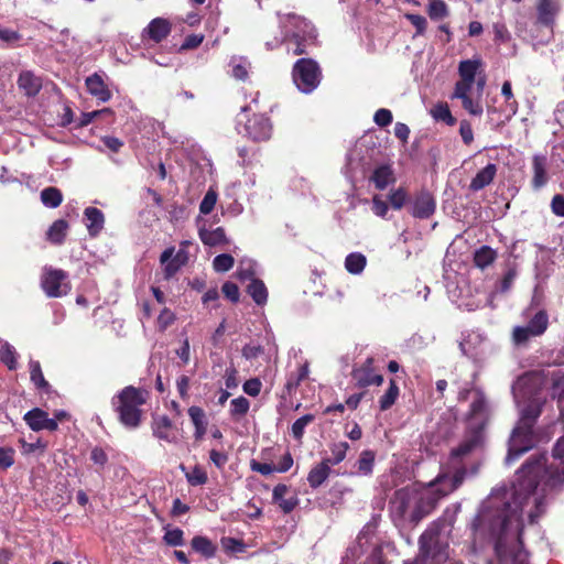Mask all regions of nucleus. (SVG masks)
Returning <instances> with one entry per match:
<instances>
[{
    "instance_id": "obj_1",
    "label": "nucleus",
    "mask_w": 564,
    "mask_h": 564,
    "mask_svg": "<svg viewBox=\"0 0 564 564\" xmlns=\"http://www.w3.org/2000/svg\"><path fill=\"white\" fill-rule=\"evenodd\" d=\"M554 462L546 464L544 455L530 457L517 473L514 495L518 498H528L535 492L543 480L551 489L564 485V436L558 438L553 447Z\"/></svg>"
},
{
    "instance_id": "obj_2",
    "label": "nucleus",
    "mask_w": 564,
    "mask_h": 564,
    "mask_svg": "<svg viewBox=\"0 0 564 564\" xmlns=\"http://www.w3.org/2000/svg\"><path fill=\"white\" fill-rule=\"evenodd\" d=\"M541 412V405L536 402H531L523 408L509 441L508 462L517 460L534 446L533 427Z\"/></svg>"
},
{
    "instance_id": "obj_3",
    "label": "nucleus",
    "mask_w": 564,
    "mask_h": 564,
    "mask_svg": "<svg viewBox=\"0 0 564 564\" xmlns=\"http://www.w3.org/2000/svg\"><path fill=\"white\" fill-rule=\"evenodd\" d=\"M467 476V469L465 466L455 468L453 474L442 473L440 474L430 486L434 488L433 497L421 499L414 508L411 519L414 522H419L425 516H427L435 507L440 499L448 496L458 489Z\"/></svg>"
},
{
    "instance_id": "obj_4",
    "label": "nucleus",
    "mask_w": 564,
    "mask_h": 564,
    "mask_svg": "<svg viewBox=\"0 0 564 564\" xmlns=\"http://www.w3.org/2000/svg\"><path fill=\"white\" fill-rule=\"evenodd\" d=\"M148 391L133 386L124 387L112 398V406L119 422L127 429L133 430L142 422L141 406L147 403Z\"/></svg>"
},
{
    "instance_id": "obj_5",
    "label": "nucleus",
    "mask_w": 564,
    "mask_h": 564,
    "mask_svg": "<svg viewBox=\"0 0 564 564\" xmlns=\"http://www.w3.org/2000/svg\"><path fill=\"white\" fill-rule=\"evenodd\" d=\"M513 519L517 522L516 539H517V543H518V549L516 551L510 552L512 564H528V553L523 550V529H524V527H523L521 517L517 512H514L510 516H506L502 519L500 534L496 541L495 550H496L497 556L501 560L509 555L507 546H506V539L508 536L509 527L511 525Z\"/></svg>"
},
{
    "instance_id": "obj_6",
    "label": "nucleus",
    "mask_w": 564,
    "mask_h": 564,
    "mask_svg": "<svg viewBox=\"0 0 564 564\" xmlns=\"http://www.w3.org/2000/svg\"><path fill=\"white\" fill-rule=\"evenodd\" d=\"M322 78V69L315 59L303 57L294 63L292 79L300 91L311 94L318 87Z\"/></svg>"
},
{
    "instance_id": "obj_7",
    "label": "nucleus",
    "mask_w": 564,
    "mask_h": 564,
    "mask_svg": "<svg viewBox=\"0 0 564 564\" xmlns=\"http://www.w3.org/2000/svg\"><path fill=\"white\" fill-rule=\"evenodd\" d=\"M68 273L62 269L45 267L41 275V289L47 297L65 296L70 291Z\"/></svg>"
},
{
    "instance_id": "obj_8",
    "label": "nucleus",
    "mask_w": 564,
    "mask_h": 564,
    "mask_svg": "<svg viewBox=\"0 0 564 564\" xmlns=\"http://www.w3.org/2000/svg\"><path fill=\"white\" fill-rule=\"evenodd\" d=\"M351 378L355 381V386L360 389L370 386L378 387L383 383V376L376 369L372 357H368L360 366L354 367Z\"/></svg>"
},
{
    "instance_id": "obj_9",
    "label": "nucleus",
    "mask_w": 564,
    "mask_h": 564,
    "mask_svg": "<svg viewBox=\"0 0 564 564\" xmlns=\"http://www.w3.org/2000/svg\"><path fill=\"white\" fill-rule=\"evenodd\" d=\"M272 131V123L264 115H253L245 123L246 135L254 142L270 140Z\"/></svg>"
},
{
    "instance_id": "obj_10",
    "label": "nucleus",
    "mask_w": 564,
    "mask_h": 564,
    "mask_svg": "<svg viewBox=\"0 0 564 564\" xmlns=\"http://www.w3.org/2000/svg\"><path fill=\"white\" fill-rule=\"evenodd\" d=\"M435 208L436 202L433 194L427 189H421L414 195L410 214L414 218L427 219L435 213Z\"/></svg>"
},
{
    "instance_id": "obj_11",
    "label": "nucleus",
    "mask_w": 564,
    "mask_h": 564,
    "mask_svg": "<svg viewBox=\"0 0 564 564\" xmlns=\"http://www.w3.org/2000/svg\"><path fill=\"white\" fill-rule=\"evenodd\" d=\"M561 11L557 0H539L536 3V24L553 31L556 17Z\"/></svg>"
},
{
    "instance_id": "obj_12",
    "label": "nucleus",
    "mask_w": 564,
    "mask_h": 564,
    "mask_svg": "<svg viewBox=\"0 0 564 564\" xmlns=\"http://www.w3.org/2000/svg\"><path fill=\"white\" fill-rule=\"evenodd\" d=\"M317 30L315 26H308V30L306 29L305 34L300 33H286L285 40H288L290 43L294 45L292 48L293 55H305L307 54V47L310 45H315L317 42Z\"/></svg>"
},
{
    "instance_id": "obj_13",
    "label": "nucleus",
    "mask_w": 564,
    "mask_h": 564,
    "mask_svg": "<svg viewBox=\"0 0 564 564\" xmlns=\"http://www.w3.org/2000/svg\"><path fill=\"white\" fill-rule=\"evenodd\" d=\"M171 31L172 24L167 19L155 18L143 30L142 36L160 43L170 35Z\"/></svg>"
},
{
    "instance_id": "obj_14",
    "label": "nucleus",
    "mask_w": 564,
    "mask_h": 564,
    "mask_svg": "<svg viewBox=\"0 0 564 564\" xmlns=\"http://www.w3.org/2000/svg\"><path fill=\"white\" fill-rule=\"evenodd\" d=\"M87 91L101 102H107L111 99L112 94L101 75L94 73L85 79Z\"/></svg>"
},
{
    "instance_id": "obj_15",
    "label": "nucleus",
    "mask_w": 564,
    "mask_h": 564,
    "mask_svg": "<svg viewBox=\"0 0 564 564\" xmlns=\"http://www.w3.org/2000/svg\"><path fill=\"white\" fill-rule=\"evenodd\" d=\"M17 85L26 97H35L42 89V79L31 70H22L19 74Z\"/></svg>"
},
{
    "instance_id": "obj_16",
    "label": "nucleus",
    "mask_w": 564,
    "mask_h": 564,
    "mask_svg": "<svg viewBox=\"0 0 564 564\" xmlns=\"http://www.w3.org/2000/svg\"><path fill=\"white\" fill-rule=\"evenodd\" d=\"M547 159L545 155L535 154L532 159L533 177L531 181L532 187L539 191L549 181L546 172Z\"/></svg>"
},
{
    "instance_id": "obj_17",
    "label": "nucleus",
    "mask_w": 564,
    "mask_h": 564,
    "mask_svg": "<svg viewBox=\"0 0 564 564\" xmlns=\"http://www.w3.org/2000/svg\"><path fill=\"white\" fill-rule=\"evenodd\" d=\"M497 165L494 163H488L484 169L477 172V174L471 178L469 184V189L473 192H478L486 186L490 185L496 175H497Z\"/></svg>"
},
{
    "instance_id": "obj_18",
    "label": "nucleus",
    "mask_w": 564,
    "mask_h": 564,
    "mask_svg": "<svg viewBox=\"0 0 564 564\" xmlns=\"http://www.w3.org/2000/svg\"><path fill=\"white\" fill-rule=\"evenodd\" d=\"M288 491L289 487L286 485L278 484L273 488L272 492V501L276 503L284 513L292 512L299 503V499L295 496H292L290 498L284 497L288 494Z\"/></svg>"
},
{
    "instance_id": "obj_19",
    "label": "nucleus",
    "mask_w": 564,
    "mask_h": 564,
    "mask_svg": "<svg viewBox=\"0 0 564 564\" xmlns=\"http://www.w3.org/2000/svg\"><path fill=\"white\" fill-rule=\"evenodd\" d=\"M369 181L373 183L378 191L386 189L390 184L395 182L394 172L391 165L382 164L377 166L373 170Z\"/></svg>"
},
{
    "instance_id": "obj_20",
    "label": "nucleus",
    "mask_w": 564,
    "mask_h": 564,
    "mask_svg": "<svg viewBox=\"0 0 564 564\" xmlns=\"http://www.w3.org/2000/svg\"><path fill=\"white\" fill-rule=\"evenodd\" d=\"M188 416L195 427L194 437L196 441H200L207 432V419L205 411L197 405H192L187 410Z\"/></svg>"
},
{
    "instance_id": "obj_21",
    "label": "nucleus",
    "mask_w": 564,
    "mask_h": 564,
    "mask_svg": "<svg viewBox=\"0 0 564 564\" xmlns=\"http://www.w3.org/2000/svg\"><path fill=\"white\" fill-rule=\"evenodd\" d=\"M86 227L90 237H97L104 228L105 216L97 207H87L84 212Z\"/></svg>"
},
{
    "instance_id": "obj_22",
    "label": "nucleus",
    "mask_w": 564,
    "mask_h": 564,
    "mask_svg": "<svg viewBox=\"0 0 564 564\" xmlns=\"http://www.w3.org/2000/svg\"><path fill=\"white\" fill-rule=\"evenodd\" d=\"M69 225L65 219L55 220L46 231V239L55 246L64 243Z\"/></svg>"
},
{
    "instance_id": "obj_23",
    "label": "nucleus",
    "mask_w": 564,
    "mask_h": 564,
    "mask_svg": "<svg viewBox=\"0 0 564 564\" xmlns=\"http://www.w3.org/2000/svg\"><path fill=\"white\" fill-rule=\"evenodd\" d=\"M193 551L205 558H213L217 553V545L207 536L195 535L191 541Z\"/></svg>"
},
{
    "instance_id": "obj_24",
    "label": "nucleus",
    "mask_w": 564,
    "mask_h": 564,
    "mask_svg": "<svg viewBox=\"0 0 564 564\" xmlns=\"http://www.w3.org/2000/svg\"><path fill=\"white\" fill-rule=\"evenodd\" d=\"M280 22L284 26H292L293 31L291 33H300L305 34L306 29L308 30V26H314L311 21L305 19L304 17L297 15L295 13H279Z\"/></svg>"
},
{
    "instance_id": "obj_25",
    "label": "nucleus",
    "mask_w": 564,
    "mask_h": 564,
    "mask_svg": "<svg viewBox=\"0 0 564 564\" xmlns=\"http://www.w3.org/2000/svg\"><path fill=\"white\" fill-rule=\"evenodd\" d=\"M198 236L202 242L208 247H216L219 245L228 243L226 232L223 227H217L216 229L213 230L200 228L198 231Z\"/></svg>"
},
{
    "instance_id": "obj_26",
    "label": "nucleus",
    "mask_w": 564,
    "mask_h": 564,
    "mask_svg": "<svg viewBox=\"0 0 564 564\" xmlns=\"http://www.w3.org/2000/svg\"><path fill=\"white\" fill-rule=\"evenodd\" d=\"M174 251V247H169L160 256V262L164 264L163 272L166 280L173 278L176 272L184 265L173 257Z\"/></svg>"
},
{
    "instance_id": "obj_27",
    "label": "nucleus",
    "mask_w": 564,
    "mask_h": 564,
    "mask_svg": "<svg viewBox=\"0 0 564 564\" xmlns=\"http://www.w3.org/2000/svg\"><path fill=\"white\" fill-rule=\"evenodd\" d=\"M174 251V247H169L160 256V262L164 264L163 272L166 280L173 278L176 272L184 265L173 257Z\"/></svg>"
},
{
    "instance_id": "obj_28",
    "label": "nucleus",
    "mask_w": 564,
    "mask_h": 564,
    "mask_svg": "<svg viewBox=\"0 0 564 564\" xmlns=\"http://www.w3.org/2000/svg\"><path fill=\"white\" fill-rule=\"evenodd\" d=\"M174 251V247H169L160 256V262L164 264L163 272L166 280L173 278L176 272L184 265L173 257Z\"/></svg>"
},
{
    "instance_id": "obj_29",
    "label": "nucleus",
    "mask_w": 564,
    "mask_h": 564,
    "mask_svg": "<svg viewBox=\"0 0 564 564\" xmlns=\"http://www.w3.org/2000/svg\"><path fill=\"white\" fill-rule=\"evenodd\" d=\"M332 467L327 465L324 460L314 466L308 475L307 482L311 488L316 489L324 484V481L328 478L330 474Z\"/></svg>"
},
{
    "instance_id": "obj_30",
    "label": "nucleus",
    "mask_w": 564,
    "mask_h": 564,
    "mask_svg": "<svg viewBox=\"0 0 564 564\" xmlns=\"http://www.w3.org/2000/svg\"><path fill=\"white\" fill-rule=\"evenodd\" d=\"M480 443L478 433H473L469 437L465 438L457 447L451 452L452 458H462L474 452Z\"/></svg>"
},
{
    "instance_id": "obj_31",
    "label": "nucleus",
    "mask_w": 564,
    "mask_h": 564,
    "mask_svg": "<svg viewBox=\"0 0 564 564\" xmlns=\"http://www.w3.org/2000/svg\"><path fill=\"white\" fill-rule=\"evenodd\" d=\"M247 293L258 305H264L268 300V290L262 280L252 278L248 288Z\"/></svg>"
},
{
    "instance_id": "obj_32",
    "label": "nucleus",
    "mask_w": 564,
    "mask_h": 564,
    "mask_svg": "<svg viewBox=\"0 0 564 564\" xmlns=\"http://www.w3.org/2000/svg\"><path fill=\"white\" fill-rule=\"evenodd\" d=\"M549 324L546 311L540 310L530 318L527 326L532 330L531 334L538 337L546 332Z\"/></svg>"
},
{
    "instance_id": "obj_33",
    "label": "nucleus",
    "mask_w": 564,
    "mask_h": 564,
    "mask_svg": "<svg viewBox=\"0 0 564 564\" xmlns=\"http://www.w3.org/2000/svg\"><path fill=\"white\" fill-rule=\"evenodd\" d=\"M497 258V252L489 246H482L474 253V264L477 268L485 269L492 264Z\"/></svg>"
},
{
    "instance_id": "obj_34",
    "label": "nucleus",
    "mask_w": 564,
    "mask_h": 564,
    "mask_svg": "<svg viewBox=\"0 0 564 564\" xmlns=\"http://www.w3.org/2000/svg\"><path fill=\"white\" fill-rule=\"evenodd\" d=\"M400 394V389L394 379L389 381L387 391L379 399V408L381 411L389 410L397 401Z\"/></svg>"
},
{
    "instance_id": "obj_35",
    "label": "nucleus",
    "mask_w": 564,
    "mask_h": 564,
    "mask_svg": "<svg viewBox=\"0 0 564 564\" xmlns=\"http://www.w3.org/2000/svg\"><path fill=\"white\" fill-rule=\"evenodd\" d=\"M41 202L45 207L56 208L63 202V194L59 188L50 186L41 192Z\"/></svg>"
},
{
    "instance_id": "obj_36",
    "label": "nucleus",
    "mask_w": 564,
    "mask_h": 564,
    "mask_svg": "<svg viewBox=\"0 0 564 564\" xmlns=\"http://www.w3.org/2000/svg\"><path fill=\"white\" fill-rule=\"evenodd\" d=\"M481 66L480 59H465L459 63L458 73L460 79L465 82H475L476 73L478 68Z\"/></svg>"
},
{
    "instance_id": "obj_37",
    "label": "nucleus",
    "mask_w": 564,
    "mask_h": 564,
    "mask_svg": "<svg viewBox=\"0 0 564 564\" xmlns=\"http://www.w3.org/2000/svg\"><path fill=\"white\" fill-rule=\"evenodd\" d=\"M45 411L40 408H33L28 411L23 420L25 424L34 432H39L43 430L44 425Z\"/></svg>"
},
{
    "instance_id": "obj_38",
    "label": "nucleus",
    "mask_w": 564,
    "mask_h": 564,
    "mask_svg": "<svg viewBox=\"0 0 564 564\" xmlns=\"http://www.w3.org/2000/svg\"><path fill=\"white\" fill-rule=\"evenodd\" d=\"M171 429L172 421L166 415H164L154 422L153 434L160 440L172 442L174 436L171 435Z\"/></svg>"
},
{
    "instance_id": "obj_39",
    "label": "nucleus",
    "mask_w": 564,
    "mask_h": 564,
    "mask_svg": "<svg viewBox=\"0 0 564 564\" xmlns=\"http://www.w3.org/2000/svg\"><path fill=\"white\" fill-rule=\"evenodd\" d=\"M30 379L37 389L45 392L50 391L51 386L43 376L41 364L36 360L30 361Z\"/></svg>"
},
{
    "instance_id": "obj_40",
    "label": "nucleus",
    "mask_w": 564,
    "mask_h": 564,
    "mask_svg": "<svg viewBox=\"0 0 564 564\" xmlns=\"http://www.w3.org/2000/svg\"><path fill=\"white\" fill-rule=\"evenodd\" d=\"M367 259L362 253L352 252L345 259V268L351 274H359L364 271Z\"/></svg>"
},
{
    "instance_id": "obj_41",
    "label": "nucleus",
    "mask_w": 564,
    "mask_h": 564,
    "mask_svg": "<svg viewBox=\"0 0 564 564\" xmlns=\"http://www.w3.org/2000/svg\"><path fill=\"white\" fill-rule=\"evenodd\" d=\"M411 499V494L408 488L398 489L391 500V505L400 516H404Z\"/></svg>"
},
{
    "instance_id": "obj_42",
    "label": "nucleus",
    "mask_w": 564,
    "mask_h": 564,
    "mask_svg": "<svg viewBox=\"0 0 564 564\" xmlns=\"http://www.w3.org/2000/svg\"><path fill=\"white\" fill-rule=\"evenodd\" d=\"M376 459V453L370 449H365L360 453L357 460L358 473L368 476L372 473Z\"/></svg>"
},
{
    "instance_id": "obj_43",
    "label": "nucleus",
    "mask_w": 564,
    "mask_h": 564,
    "mask_svg": "<svg viewBox=\"0 0 564 564\" xmlns=\"http://www.w3.org/2000/svg\"><path fill=\"white\" fill-rule=\"evenodd\" d=\"M432 117L437 121H443L448 126L456 123V118L453 117L449 107L446 102H438L431 109Z\"/></svg>"
},
{
    "instance_id": "obj_44",
    "label": "nucleus",
    "mask_w": 564,
    "mask_h": 564,
    "mask_svg": "<svg viewBox=\"0 0 564 564\" xmlns=\"http://www.w3.org/2000/svg\"><path fill=\"white\" fill-rule=\"evenodd\" d=\"M308 372V364L305 362L301 365L296 373H291L289 376L288 381L285 383L286 391L291 393L292 391L296 390L301 382L307 379Z\"/></svg>"
},
{
    "instance_id": "obj_45",
    "label": "nucleus",
    "mask_w": 564,
    "mask_h": 564,
    "mask_svg": "<svg viewBox=\"0 0 564 564\" xmlns=\"http://www.w3.org/2000/svg\"><path fill=\"white\" fill-rule=\"evenodd\" d=\"M250 409V401L245 397H238L230 401V416L238 421L245 416Z\"/></svg>"
},
{
    "instance_id": "obj_46",
    "label": "nucleus",
    "mask_w": 564,
    "mask_h": 564,
    "mask_svg": "<svg viewBox=\"0 0 564 564\" xmlns=\"http://www.w3.org/2000/svg\"><path fill=\"white\" fill-rule=\"evenodd\" d=\"M389 203L391 207L395 210H400L404 207L409 199V194L405 187L400 186L398 188L391 189L388 195Z\"/></svg>"
},
{
    "instance_id": "obj_47",
    "label": "nucleus",
    "mask_w": 564,
    "mask_h": 564,
    "mask_svg": "<svg viewBox=\"0 0 564 564\" xmlns=\"http://www.w3.org/2000/svg\"><path fill=\"white\" fill-rule=\"evenodd\" d=\"M349 448V445L347 442H339L333 445L332 447V457H326L323 460L327 463V465L335 466L343 462L346 457V453Z\"/></svg>"
},
{
    "instance_id": "obj_48",
    "label": "nucleus",
    "mask_w": 564,
    "mask_h": 564,
    "mask_svg": "<svg viewBox=\"0 0 564 564\" xmlns=\"http://www.w3.org/2000/svg\"><path fill=\"white\" fill-rule=\"evenodd\" d=\"M185 477L191 486H203L208 481V475L200 465H195L191 471H186Z\"/></svg>"
},
{
    "instance_id": "obj_49",
    "label": "nucleus",
    "mask_w": 564,
    "mask_h": 564,
    "mask_svg": "<svg viewBox=\"0 0 564 564\" xmlns=\"http://www.w3.org/2000/svg\"><path fill=\"white\" fill-rule=\"evenodd\" d=\"M427 14L431 20H442L449 14L447 4L443 0H431Z\"/></svg>"
},
{
    "instance_id": "obj_50",
    "label": "nucleus",
    "mask_w": 564,
    "mask_h": 564,
    "mask_svg": "<svg viewBox=\"0 0 564 564\" xmlns=\"http://www.w3.org/2000/svg\"><path fill=\"white\" fill-rule=\"evenodd\" d=\"M235 264V259L229 253H221L214 258L213 267L217 272H227Z\"/></svg>"
},
{
    "instance_id": "obj_51",
    "label": "nucleus",
    "mask_w": 564,
    "mask_h": 564,
    "mask_svg": "<svg viewBox=\"0 0 564 564\" xmlns=\"http://www.w3.org/2000/svg\"><path fill=\"white\" fill-rule=\"evenodd\" d=\"M163 541L170 546L184 545V532L180 528L169 529L163 535Z\"/></svg>"
},
{
    "instance_id": "obj_52",
    "label": "nucleus",
    "mask_w": 564,
    "mask_h": 564,
    "mask_svg": "<svg viewBox=\"0 0 564 564\" xmlns=\"http://www.w3.org/2000/svg\"><path fill=\"white\" fill-rule=\"evenodd\" d=\"M313 414H305L301 417H299L293 424H292V435L296 440H301L304 435L305 427L314 421Z\"/></svg>"
},
{
    "instance_id": "obj_53",
    "label": "nucleus",
    "mask_w": 564,
    "mask_h": 564,
    "mask_svg": "<svg viewBox=\"0 0 564 564\" xmlns=\"http://www.w3.org/2000/svg\"><path fill=\"white\" fill-rule=\"evenodd\" d=\"M0 360L10 369L17 368V352L10 345H4L0 350Z\"/></svg>"
},
{
    "instance_id": "obj_54",
    "label": "nucleus",
    "mask_w": 564,
    "mask_h": 564,
    "mask_svg": "<svg viewBox=\"0 0 564 564\" xmlns=\"http://www.w3.org/2000/svg\"><path fill=\"white\" fill-rule=\"evenodd\" d=\"M217 202V193L213 189H209L205 196L203 197L199 204V212L203 215H208L214 209Z\"/></svg>"
},
{
    "instance_id": "obj_55",
    "label": "nucleus",
    "mask_w": 564,
    "mask_h": 564,
    "mask_svg": "<svg viewBox=\"0 0 564 564\" xmlns=\"http://www.w3.org/2000/svg\"><path fill=\"white\" fill-rule=\"evenodd\" d=\"M531 329L528 326H517L513 328L512 337L517 345L525 344L531 337H535L531 334Z\"/></svg>"
},
{
    "instance_id": "obj_56",
    "label": "nucleus",
    "mask_w": 564,
    "mask_h": 564,
    "mask_svg": "<svg viewBox=\"0 0 564 564\" xmlns=\"http://www.w3.org/2000/svg\"><path fill=\"white\" fill-rule=\"evenodd\" d=\"M102 113H111V110L109 108H105V109L95 110L91 112H83L80 115V118H79L78 122L76 123L75 128L78 129V128H84V127L88 126L89 123L93 122V120L95 118L101 116Z\"/></svg>"
},
{
    "instance_id": "obj_57",
    "label": "nucleus",
    "mask_w": 564,
    "mask_h": 564,
    "mask_svg": "<svg viewBox=\"0 0 564 564\" xmlns=\"http://www.w3.org/2000/svg\"><path fill=\"white\" fill-rule=\"evenodd\" d=\"M404 17L415 28V30H416L415 34L416 35H423L424 34V32L426 30V26H427V21H426V19L423 15L414 14V13H405Z\"/></svg>"
},
{
    "instance_id": "obj_58",
    "label": "nucleus",
    "mask_w": 564,
    "mask_h": 564,
    "mask_svg": "<svg viewBox=\"0 0 564 564\" xmlns=\"http://www.w3.org/2000/svg\"><path fill=\"white\" fill-rule=\"evenodd\" d=\"M221 292L226 299H228L232 303L239 302L240 292L239 288L236 283L227 281L221 286Z\"/></svg>"
},
{
    "instance_id": "obj_59",
    "label": "nucleus",
    "mask_w": 564,
    "mask_h": 564,
    "mask_svg": "<svg viewBox=\"0 0 564 564\" xmlns=\"http://www.w3.org/2000/svg\"><path fill=\"white\" fill-rule=\"evenodd\" d=\"M15 451L12 447H0V468L8 469L14 464Z\"/></svg>"
},
{
    "instance_id": "obj_60",
    "label": "nucleus",
    "mask_w": 564,
    "mask_h": 564,
    "mask_svg": "<svg viewBox=\"0 0 564 564\" xmlns=\"http://www.w3.org/2000/svg\"><path fill=\"white\" fill-rule=\"evenodd\" d=\"M494 33H495V43L501 44L507 43L511 40V34L508 31L507 26L502 23L494 24Z\"/></svg>"
},
{
    "instance_id": "obj_61",
    "label": "nucleus",
    "mask_w": 564,
    "mask_h": 564,
    "mask_svg": "<svg viewBox=\"0 0 564 564\" xmlns=\"http://www.w3.org/2000/svg\"><path fill=\"white\" fill-rule=\"evenodd\" d=\"M393 120L392 112L389 109L380 108L375 112L373 121L379 127H387L389 126Z\"/></svg>"
},
{
    "instance_id": "obj_62",
    "label": "nucleus",
    "mask_w": 564,
    "mask_h": 564,
    "mask_svg": "<svg viewBox=\"0 0 564 564\" xmlns=\"http://www.w3.org/2000/svg\"><path fill=\"white\" fill-rule=\"evenodd\" d=\"M371 209L373 214L378 217L386 218L388 212H389V205L387 202L381 199L379 195H375L372 197V206Z\"/></svg>"
},
{
    "instance_id": "obj_63",
    "label": "nucleus",
    "mask_w": 564,
    "mask_h": 564,
    "mask_svg": "<svg viewBox=\"0 0 564 564\" xmlns=\"http://www.w3.org/2000/svg\"><path fill=\"white\" fill-rule=\"evenodd\" d=\"M262 383L259 378H251L245 381L243 392L250 397H258L261 392Z\"/></svg>"
},
{
    "instance_id": "obj_64",
    "label": "nucleus",
    "mask_w": 564,
    "mask_h": 564,
    "mask_svg": "<svg viewBox=\"0 0 564 564\" xmlns=\"http://www.w3.org/2000/svg\"><path fill=\"white\" fill-rule=\"evenodd\" d=\"M552 397L557 400V405L564 404V378L553 382Z\"/></svg>"
}]
</instances>
